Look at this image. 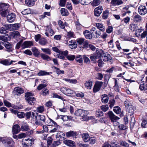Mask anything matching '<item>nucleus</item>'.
Instances as JSON below:
<instances>
[{
    "mask_svg": "<svg viewBox=\"0 0 147 147\" xmlns=\"http://www.w3.org/2000/svg\"><path fill=\"white\" fill-rule=\"evenodd\" d=\"M32 51L33 53V55L35 57H38L40 55L41 58L44 60H46L47 61H50L51 60V59L49 56L45 53H41L40 54V52L38 49L36 47H32L31 48Z\"/></svg>",
    "mask_w": 147,
    "mask_h": 147,
    "instance_id": "f257e3e1",
    "label": "nucleus"
},
{
    "mask_svg": "<svg viewBox=\"0 0 147 147\" xmlns=\"http://www.w3.org/2000/svg\"><path fill=\"white\" fill-rule=\"evenodd\" d=\"M33 94L30 92H27L25 94V98L27 102L30 105H34L36 100V99L33 97Z\"/></svg>",
    "mask_w": 147,
    "mask_h": 147,
    "instance_id": "f03ea898",
    "label": "nucleus"
},
{
    "mask_svg": "<svg viewBox=\"0 0 147 147\" xmlns=\"http://www.w3.org/2000/svg\"><path fill=\"white\" fill-rule=\"evenodd\" d=\"M75 114L77 116L81 117L82 121H85L87 119L88 112L85 110L80 109L76 111L75 113Z\"/></svg>",
    "mask_w": 147,
    "mask_h": 147,
    "instance_id": "7ed1b4c3",
    "label": "nucleus"
},
{
    "mask_svg": "<svg viewBox=\"0 0 147 147\" xmlns=\"http://www.w3.org/2000/svg\"><path fill=\"white\" fill-rule=\"evenodd\" d=\"M36 114V115L35 116L36 124L42 125H43V123H44L45 121V116L44 115H38L37 113Z\"/></svg>",
    "mask_w": 147,
    "mask_h": 147,
    "instance_id": "20e7f679",
    "label": "nucleus"
},
{
    "mask_svg": "<svg viewBox=\"0 0 147 147\" xmlns=\"http://www.w3.org/2000/svg\"><path fill=\"white\" fill-rule=\"evenodd\" d=\"M9 5L6 4L2 3L0 4V8L2 9L0 11L1 15L3 17H5L9 13V11L8 10Z\"/></svg>",
    "mask_w": 147,
    "mask_h": 147,
    "instance_id": "39448f33",
    "label": "nucleus"
},
{
    "mask_svg": "<svg viewBox=\"0 0 147 147\" xmlns=\"http://www.w3.org/2000/svg\"><path fill=\"white\" fill-rule=\"evenodd\" d=\"M61 91L65 94L68 96H71L75 92L73 90L66 87H62L61 88Z\"/></svg>",
    "mask_w": 147,
    "mask_h": 147,
    "instance_id": "423d86ee",
    "label": "nucleus"
},
{
    "mask_svg": "<svg viewBox=\"0 0 147 147\" xmlns=\"http://www.w3.org/2000/svg\"><path fill=\"white\" fill-rule=\"evenodd\" d=\"M103 82H96L94 86L93 91L95 93L98 91L100 89Z\"/></svg>",
    "mask_w": 147,
    "mask_h": 147,
    "instance_id": "0eeeda50",
    "label": "nucleus"
},
{
    "mask_svg": "<svg viewBox=\"0 0 147 147\" xmlns=\"http://www.w3.org/2000/svg\"><path fill=\"white\" fill-rule=\"evenodd\" d=\"M6 26H7L8 29L10 31L17 30L20 27L19 24H7Z\"/></svg>",
    "mask_w": 147,
    "mask_h": 147,
    "instance_id": "6e6552de",
    "label": "nucleus"
},
{
    "mask_svg": "<svg viewBox=\"0 0 147 147\" xmlns=\"http://www.w3.org/2000/svg\"><path fill=\"white\" fill-rule=\"evenodd\" d=\"M108 115L111 122L117 121L119 119V118L115 116L111 111H109L108 113Z\"/></svg>",
    "mask_w": 147,
    "mask_h": 147,
    "instance_id": "1a4fd4ad",
    "label": "nucleus"
},
{
    "mask_svg": "<svg viewBox=\"0 0 147 147\" xmlns=\"http://www.w3.org/2000/svg\"><path fill=\"white\" fill-rule=\"evenodd\" d=\"M103 8L102 6H99L98 7L95 8L94 10V15L97 17H98L102 12Z\"/></svg>",
    "mask_w": 147,
    "mask_h": 147,
    "instance_id": "9d476101",
    "label": "nucleus"
},
{
    "mask_svg": "<svg viewBox=\"0 0 147 147\" xmlns=\"http://www.w3.org/2000/svg\"><path fill=\"white\" fill-rule=\"evenodd\" d=\"M16 18V15L13 13H8L7 16V20L8 22L11 23L13 22Z\"/></svg>",
    "mask_w": 147,
    "mask_h": 147,
    "instance_id": "9b49d317",
    "label": "nucleus"
},
{
    "mask_svg": "<svg viewBox=\"0 0 147 147\" xmlns=\"http://www.w3.org/2000/svg\"><path fill=\"white\" fill-rule=\"evenodd\" d=\"M23 89L19 87L15 88L13 91V93L17 95H20L24 93Z\"/></svg>",
    "mask_w": 147,
    "mask_h": 147,
    "instance_id": "f8f14e48",
    "label": "nucleus"
},
{
    "mask_svg": "<svg viewBox=\"0 0 147 147\" xmlns=\"http://www.w3.org/2000/svg\"><path fill=\"white\" fill-rule=\"evenodd\" d=\"M138 12L141 15H144L147 12V10L145 6L141 5L138 8Z\"/></svg>",
    "mask_w": 147,
    "mask_h": 147,
    "instance_id": "ddd939ff",
    "label": "nucleus"
},
{
    "mask_svg": "<svg viewBox=\"0 0 147 147\" xmlns=\"http://www.w3.org/2000/svg\"><path fill=\"white\" fill-rule=\"evenodd\" d=\"M67 44L68 45L69 47L71 49H75L77 47L76 42L75 40H71L69 42H67Z\"/></svg>",
    "mask_w": 147,
    "mask_h": 147,
    "instance_id": "4468645a",
    "label": "nucleus"
},
{
    "mask_svg": "<svg viewBox=\"0 0 147 147\" xmlns=\"http://www.w3.org/2000/svg\"><path fill=\"white\" fill-rule=\"evenodd\" d=\"M63 143L69 147H75V143L73 141L69 140H66L63 141Z\"/></svg>",
    "mask_w": 147,
    "mask_h": 147,
    "instance_id": "2eb2a0df",
    "label": "nucleus"
},
{
    "mask_svg": "<svg viewBox=\"0 0 147 147\" xmlns=\"http://www.w3.org/2000/svg\"><path fill=\"white\" fill-rule=\"evenodd\" d=\"M33 45L32 42L30 41H25L22 45V49L28 48Z\"/></svg>",
    "mask_w": 147,
    "mask_h": 147,
    "instance_id": "dca6fc26",
    "label": "nucleus"
},
{
    "mask_svg": "<svg viewBox=\"0 0 147 147\" xmlns=\"http://www.w3.org/2000/svg\"><path fill=\"white\" fill-rule=\"evenodd\" d=\"M20 131V128L18 125L16 124L13 126L12 128L13 134H17Z\"/></svg>",
    "mask_w": 147,
    "mask_h": 147,
    "instance_id": "f3484780",
    "label": "nucleus"
},
{
    "mask_svg": "<svg viewBox=\"0 0 147 147\" xmlns=\"http://www.w3.org/2000/svg\"><path fill=\"white\" fill-rule=\"evenodd\" d=\"M95 26L97 28L102 32H104L105 30V28L104 24L101 23H96Z\"/></svg>",
    "mask_w": 147,
    "mask_h": 147,
    "instance_id": "a211bd4d",
    "label": "nucleus"
},
{
    "mask_svg": "<svg viewBox=\"0 0 147 147\" xmlns=\"http://www.w3.org/2000/svg\"><path fill=\"white\" fill-rule=\"evenodd\" d=\"M133 18L134 22L136 23L140 22L142 20L141 16L138 14L134 16Z\"/></svg>",
    "mask_w": 147,
    "mask_h": 147,
    "instance_id": "6ab92c4d",
    "label": "nucleus"
},
{
    "mask_svg": "<svg viewBox=\"0 0 147 147\" xmlns=\"http://www.w3.org/2000/svg\"><path fill=\"white\" fill-rule=\"evenodd\" d=\"M91 32H95V35H94V38H97L101 34V32L99 30H96V28L95 27L92 28L90 30Z\"/></svg>",
    "mask_w": 147,
    "mask_h": 147,
    "instance_id": "aec40b11",
    "label": "nucleus"
},
{
    "mask_svg": "<svg viewBox=\"0 0 147 147\" xmlns=\"http://www.w3.org/2000/svg\"><path fill=\"white\" fill-rule=\"evenodd\" d=\"M51 72H48L45 70H40L38 73L37 75L38 76H45L49 75L50 74H52Z\"/></svg>",
    "mask_w": 147,
    "mask_h": 147,
    "instance_id": "412c9836",
    "label": "nucleus"
},
{
    "mask_svg": "<svg viewBox=\"0 0 147 147\" xmlns=\"http://www.w3.org/2000/svg\"><path fill=\"white\" fill-rule=\"evenodd\" d=\"M47 125L49 126H53L55 125L57 123L52 119L49 117V119L46 122Z\"/></svg>",
    "mask_w": 147,
    "mask_h": 147,
    "instance_id": "4be33fe9",
    "label": "nucleus"
},
{
    "mask_svg": "<svg viewBox=\"0 0 147 147\" xmlns=\"http://www.w3.org/2000/svg\"><path fill=\"white\" fill-rule=\"evenodd\" d=\"M8 29L6 26V24L0 28V33L3 34H5L7 33L8 31Z\"/></svg>",
    "mask_w": 147,
    "mask_h": 147,
    "instance_id": "5701e85b",
    "label": "nucleus"
},
{
    "mask_svg": "<svg viewBox=\"0 0 147 147\" xmlns=\"http://www.w3.org/2000/svg\"><path fill=\"white\" fill-rule=\"evenodd\" d=\"M85 38L87 39H91L92 35H91V32L88 30H86L83 32Z\"/></svg>",
    "mask_w": 147,
    "mask_h": 147,
    "instance_id": "b1692460",
    "label": "nucleus"
},
{
    "mask_svg": "<svg viewBox=\"0 0 147 147\" xmlns=\"http://www.w3.org/2000/svg\"><path fill=\"white\" fill-rule=\"evenodd\" d=\"M82 136L83 140L85 142H87L89 141L90 137L88 134L84 133L82 134Z\"/></svg>",
    "mask_w": 147,
    "mask_h": 147,
    "instance_id": "393cba45",
    "label": "nucleus"
},
{
    "mask_svg": "<svg viewBox=\"0 0 147 147\" xmlns=\"http://www.w3.org/2000/svg\"><path fill=\"white\" fill-rule=\"evenodd\" d=\"M96 57L98 59L101 56L104 54V52L103 50L100 49L98 51H97L94 54Z\"/></svg>",
    "mask_w": 147,
    "mask_h": 147,
    "instance_id": "a878e982",
    "label": "nucleus"
},
{
    "mask_svg": "<svg viewBox=\"0 0 147 147\" xmlns=\"http://www.w3.org/2000/svg\"><path fill=\"white\" fill-rule=\"evenodd\" d=\"M66 136L69 137H74L76 135V132L72 131H70L66 134Z\"/></svg>",
    "mask_w": 147,
    "mask_h": 147,
    "instance_id": "bb28decb",
    "label": "nucleus"
},
{
    "mask_svg": "<svg viewBox=\"0 0 147 147\" xmlns=\"http://www.w3.org/2000/svg\"><path fill=\"white\" fill-rule=\"evenodd\" d=\"M85 85L86 88L90 89L92 86V82L90 80L87 81L85 83Z\"/></svg>",
    "mask_w": 147,
    "mask_h": 147,
    "instance_id": "cd10ccee",
    "label": "nucleus"
},
{
    "mask_svg": "<svg viewBox=\"0 0 147 147\" xmlns=\"http://www.w3.org/2000/svg\"><path fill=\"white\" fill-rule=\"evenodd\" d=\"M109 98L106 94H104L101 97V101L104 103H107L109 100Z\"/></svg>",
    "mask_w": 147,
    "mask_h": 147,
    "instance_id": "c85d7f7f",
    "label": "nucleus"
},
{
    "mask_svg": "<svg viewBox=\"0 0 147 147\" xmlns=\"http://www.w3.org/2000/svg\"><path fill=\"white\" fill-rule=\"evenodd\" d=\"M35 1L32 0H25L26 4L28 6L31 7L33 6L35 3Z\"/></svg>",
    "mask_w": 147,
    "mask_h": 147,
    "instance_id": "c756f323",
    "label": "nucleus"
},
{
    "mask_svg": "<svg viewBox=\"0 0 147 147\" xmlns=\"http://www.w3.org/2000/svg\"><path fill=\"white\" fill-rule=\"evenodd\" d=\"M102 58L103 60L105 61H109L111 59V57L110 55L104 53V54L102 56Z\"/></svg>",
    "mask_w": 147,
    "mask_h": 147,
    "instance_id": "7c9ffc66",
    "label": "nucleus"
},
{
    "mask_svg": "<svg viewBox=\"0 0 147 147\" xmlns=\"http://www.w3.org/2000/svg\"><path fill=\"white\" fill-rule=\"evenodd\" d=\"M15 61H11L9 62L8 60H5L1 61H0V63L4 65H8L11 64L13 62H15Z\"/></svg>",
    "mask_w": 147,
    "mask_h": 147,
    "instance_id": "2f4dec72",
    "label": "nucleus"
},
{
    "mask_svg": "<svg viewBox=\"0 0 147 147\" xmlns=\"http://www.w3.org/2000/svg\"><path fill=\"white\" fill-rule=\"evenodd\" d=\"M76 61L82 64L83 62V59L82 56L81 55H77L75 57Z\"/></svg>",
    "mask_w": 147,
    "mask_h": 147,
    "instance_id": "473e14b6",
    "label": "nucleus"
},
{
    "mask_svg": "<svg viewBox=\"0 0 147 147\" xmlns=\"http://www.w3.org/2000/svg\"><path fill=\"white\" fill-rule=\"evenodd\" d=\"M60 11L62 16H67L68 15L69 13L67 9L65 8H62L61 9Z\"/></svg>",
    "mask_w": 147,
    "mask_h": 147,
    "instance_id": "72a5a7b5",
    "label": "nucleus"
},
{
    "mask_svg": "<svg viewBox=\"0 0 147 147\" xmlns=\"http://www.w3.org/2000/svg\"><path fill=\"white\" fill-rule=\"evenodd\" d=\"M4 45L6 48L7 51L8 52H10L12 51V46L8 42L7 43H5Z\"/></svg>",
    "mask_w": 147,
    "mask_h": 147,
    "instance_id": "f704fd0d",
    "label": "nucleus"
},
{
    "mask_svg": "<svg viewBox=\"0 0 147 147\" xmlns=\"http://www.w3.org/2000/svg\"><path fill=\"white\" fill-rule=\"evenodd\" d=\"M65 136V134L63 133L61 131H59L56 135V138L57 139H60L61 138H64Z\"/></svg>",
    "mask_w": 147,
    "mask_h": 147,
    "instance_id": "c9c22d12",
    "label": "nucleus"
},
{
    "mask_svg": "<svg viewBox=\"0 0 147 147\" xmlns=\"http://www.w3.org/2000/svg\"><path fill=\"white\" fill-rule=\"evenodd\" d=\"M46 31L49 32L51 36L53 35L55 33L54 31L52 29L51 27L50 26H47L46 29Z\"/></svg>",
    "mask_w": 147,
    "mask_h": 147,
    "instance_id": "e433bc0d",
    "label": "nucleus"
},
{
    "mask_svg": "<svg viewBox=\"0 0 147 147\" xmlns=\"http://www.w3.org/2000/svg\"><path fill=\"white\" fill-rule=\"evenodd\" d=\"M55 127L53 129L50 130L49 131V133H54L58 131L59 130L60 128V127L59 125H57V124L55 125H54Z\"/></svg>",
    "mask_w": 147,
    "mask_h": 147,
    "instance_id": "4c0bfd02",
    "label": "nucleus"
},
{
    "mask_svg": "<svg viewBox=\"0 0 147 147\" xmlns=\"http://www.w3.org/2000/svg\"><path fill=\"white\" fill-rule=\"evenodd\" d=\"M41 50L43 53H45L47 54L50 55L51 53V50L49 48H41Z\"/></svg>",
    "mask_w": 147,
    "mask_h": 147,
    "instance_id": "58836bf2",
    "label": "nucleus"
},
{
    "mask_svg": "<svg viewBox=\"0 0 147 147\" xmlns=\"http://www.w3.org/2000/svg\"><path fill=\"white\" fill-rule=\"evenodd\" d=\"M43 130L41 131H37V132L38 133H43L44 132H48L49 129L48 127L46 125H44L43 126Z\"/></svg>",
    "mask_w": 147,
    "mask_h": 147,
    "instance_id": "ea45409f",
    "label": "nucleus"
},
{
    "mask_svg": "<svg viewBox=\"0 0 147 147\" xmlns=\"http://www.w3.org/2000/svg\"><path fill=\"white\" fill-rule=\"evenodd\" d=\"M139 88L142 90H146L147 89V84L146 82L141 84L139 86Z\"/></svg>",
    "mask_w": 147,
    "mask_h": 147,
    "instance_id": "a19ab883",
    "label": "nucleus"
},
{
    "mask_svg": "<svg viewBox=\"0 0 147 147\" xmlns=\"http://www.w3.org/2000/svg\"><path fill=\"white\" fill-rule=\"evenodd\" d=\"M138 28L137 25L135 24H131L130 25V29L133 31L136 30Z\"/></svg>",
    "mask_w": 147,
    "mask_h": 147,
    "instance_id": "79ce46f5",
    "label": "nucleus"
},
{
    "mask_svg": "<svg viewBox=\"0 0 147 147\" xmlns=\"http://www.w3.org/2000/svg\"><path fill=\"white\" fill-rule=\"evenodd\" d=\"M109 14V12L108 10H106L103 13L102 18L104 19H107Z\"/></svg>",
    "mask_w": 147,
    "mask_h": 147,
    "instance_id": "37998d69",
    "label": "nucleus"
},
{
    "mask_svg": "<svg viewBox=\"0 0 147 147\" xmlns=\"http://www.w3.org/2000/svg\"><path fill=\"white\" fill-rule=\"evenodd\" d=\"M25 140L26 141H28L29 142H29V143H22V144L23 147H27L29 146L32 145V141L30 140L29 139H25Z\"/></svg>",
    "mask_w": 147,
    "mask_h": 147,
    "instance_id": "c03bdc74",
    "label": "nucleus"
},
{
    "mask_svg": "<svg viewBox=\"0 0 147 147\" xmlns=\"http://www.w3.org/2000/svg\"><path fill=\"white\" fill-rule=\"evenodd\" d=\"M47 40L44 38L40 39L39 40V43L42 45H45L47 43Z\"/></svg>",
    "mask_w": 147,
    "mask_h": 147,
    "instance_id": "a18cd8bd",
    "label": "nucleus"
},
{
    "mask_svg": "<svg viewBox=\"0 0 147 147\" xmlns=\"http://www.w3.org/2000/svg\"><path fill=\"white\" fill-rule=\"evenodd\" d=\"M92 0H81L80 3L83 5H87L89 4L92 2Z\"/></svg>",
    "mask_w": 147,
    "mask_h": 147,
    "instance_id": "49530a36",
    "label": "nucleus"
},
{
    "mask_svg": "<svg viewBox=\"0 0 147 147\" xmlns=\"http://www.w3.org/2000/svg\"><path fill=\"white\" fill-rule=\"evenodd\" d=\"M75 24L76 29L78 30H80L82 27V25L78 21H75Z\"/></svg>",
    "mask_w": 147,
    "mask_h": 147,
    "instance_id": "de8ad7c7",
    "label": "nucleus"
},
{
    "mask_svg": "<svg viewBox=\"0 0 147 147\" xmlns=\"http://www.w3.org/2000/svg\"><path fill=\"white\" fill-rule=\"evenodd\" d=\"M95 77L97 79L101 80L103 77V76L102 74L98 73L95 75Z\"/></svg>",
    "mask_w": 147,
    "mask_h": 147,
    "instance_id": "09e8293b",
    "label": "nucleus"
},
{
    "mask_svg": "<svg viewBox=\"0 0 147 147\" xmlns=\"http://www.w3.org/2000/svg\"><path fill=\"white\" fill-rule=\"evenodd\" d=\"M11 35L14 38H16L18 36H20V34L18 31H16L12 32L11 34Z\"/></svg>",
    "mask_w": 147,
    "mask_h": 147,
    "instance_id": "8fccbe9b",
    "label": "nucleus"
},
{
    "mask_svg": "<svg viewBox=\"0 0 147 147\" xmlns=\"http://www.w3.org/2000/svg\"><path fill=\"white\" fill-rule=\"evenodd\" d=\"M96 117H99L102 116L103 115V112L100 110H97L96 112Z\"/></svg>",
    "mask_w": 147,
    "mask_h": 147,
    "instance_id": "3c124183",
    "label": "nucleus"
},
{
    "mask_svg": "<svg viewBox=\"0 0 147 147\" xmlns=\"http://www.w3.org/2000/svg\"><path fill=\"white\" fill-rule=\"evenodd\" d=\"M120 144L124 147H129V145L126 142L123 141L121 140L120 141Z\"/></svg>",
    "mask_w": 147,
    "mask_h": 147,
    "instance_id": "603ef678",
    "label": "nucleus"
},
{
    "mask_svg": "<svg viewBox=\"0 0 147 147\" xmlns=\"http://www.w3.org/2000/svg\"><path fill=\"white\" fill-rule=\"evenodd\" d=\"M41 94L43 96H46L49 95V90L48 89H45L42 90L40 92Z\"/></svg>",
    "mask_w": 147,
    "mask_h": 147,
    "instance_id": "864d4df0",
    "label": "nucleus"
},
{
    "mask_svg": "<svg viewBox=\"0 0 147 147\" xmlns=\"http://www.w3.org/2000/svg\"><path fill=\"white\" fill-rule=\"evenodd\" d=\"M113 111L116 114H119L121 112V109L119 107L116 106L114 107Z\"/></svg>",
    "mask_w": 147,
    "mask_h": 147,
    "instance_id": "5fc2aeb1",
    "label": "nucleus"
},
{
    "mask_svg": "<svg viewBox=\"0 0 147 147\" xmlns=\"http://www.w3.org/2000/svg\"><path fill=\"white\" fill-rule=\"evenodd\" d=\"M100 2V1L99 0H93L91 4L93 6H96L99 5Z\"/></svg>",
    "mask_w": 147,
    "mask_h": 147,
    "instance_id": "6e6d98bb",
    "label": "nucleus"
},
{
    "mask_svg": "<svg viewBox=\"0 0 147 147\" xmlns=\"http://www.w3.org/2000/svg\"><path fill=\"white\" fill-rule=\"evenodd\" d=\"M90 58L92 62V63H96V59H98L97 57H96L94 54L91 56L90 57Z\"/></svg>",
    "mask_w": 147,
    "mask_h": 147,
    "instance_id": "4d7b16f0",
    "label": "nucleus"
},
{
    "mask_svg": "<svg viewBox=\"0 0 147 147\" xmlns=\"http://www.w3.org/2000/svg\"><path fill=\"white\" fill-rule=\"evenodd\" d=\"M68 109V107L67 106H64L63 108H59L58 109L61 112L65 113L67 112Z\"/></svg>",
    "mask_w": 147,
    "mask_h": 147,
    "instance_id": "13d9d810",
    "label": "nucleus"
},
{
    "mask_svg": "<svg viewBox=\"0 0 147 147\" xmlns=\"http://www.w3.org/2000/svg\"><path fill=\"white\" fill-rule=\"evenodd\" d=\"M54 68L56 70V72L57 74H63L64 73V71L63 70H61L59 68H58L55 67H54Z\"/></svg>",
    "mask_w": 147,
    "mask_h": 147,
    "instance_id": "bf43d9fd",
    "label": "nucleus"
},
{
    "mask_svg": "<svg viewBox=\"0 0 147 147\" xmlns=\"http://www.w3.org/2000/svg\"><path fill=\"white\" fill-rule=\"evenodd\" d=\"M76 57L74 55H69L67 56V59L70 61L74 60Z\"/></svg>",
    "mask_w": 147,
    "mask_h": 147,
    "instance_id": "052dcab7",
    "label": "nucleus"
},
{
    "mask_svg": "<svg viewBox=\"0 0 147 147\" xmlns=\"http://www.w3.org/2000/svg\"><path fill=\"white\" fill-rule=\"evenodd\" d=\"M89 141L90 144H93L96 142V140L95 138L91 137L90 138Z\"/></svg>",
    "mask_w": 147,
    "mask_h": 147,
    "instance_id": "680f3d73",
    "label": "nucleus"
},
{
    "mask_svg": "<svg viewBox=\"0 0 147 147\" xmlns=\"http://www.w3.org/2000/svg\"><path fill=\"white\" fill-rule=\"evenodd\" d=\"M86 40L83 38H80L77 39V41L79 45H83Z\"/></svg>",
    "mask_w": 147,
    "mask_h": 147,
    "instance_id": "e2e57ef3",
    "label": "nucleus"
},
{
    "mask_svg": "<svg viewBox=\"0 0 147 147\" xmlns=\"http://www.w3.org/2000/svg\"><path fill=\"white\" fill-rule=\"evenodd\" d=\"M147 121L146 119L142 120L141 123V126L142 128H145L147 127Z\"/></svg>",
    "mask_w": 147,
    "mask_h": 147,
    "instance_id": "0e129e2a",
    "label": "nucleus"
},
{
    "mask_svg": "<svg viewBox=\"0 0 147 147\" xmlns=\"http://www.w3.org/2000/svg\"><path fill=\"white\" fill-rule=\"evenodd\" d=\"M127 108V111L129 113H132L134 111L133 106L131 105L129 106Z\"/></svg>",
    "mask_w": 147,
    "mask_h": 147,
    "instance_id": "69168bd1",
    "label": "nucleus"
},
{
    "mask_svg": "<svg viewBox=\"0 0 147 147\" xmlns=\"http://www.w3.org/2000/svg\"><path fill=\"white\" fill-rule=\"evenodd\" d=\"M21 129L22 131H27L29 129V128L27 125H24L22 126Z\"/></svg>",
    "mask_w": 147,
    "mask_h": 147,
    "instance_id": "338daca9",
    "label": "nucleus"
},
{
    "mask_svg": "<svg viewBox=\"0 0 147 147\" xmlns=\"http://www.w3.org/2000/svg\"><path fill=\"white\" fill-rule=\"evenodd\" d=\"M101 109L104 112H106L108 110L109 107L107 105H102L100 107Z\"/></svg>",
    "mask_w": 147,
    "mask_h": 147,
    "instance_id": "774afa93",
    "label": "nucleus"
}]
</instances>
